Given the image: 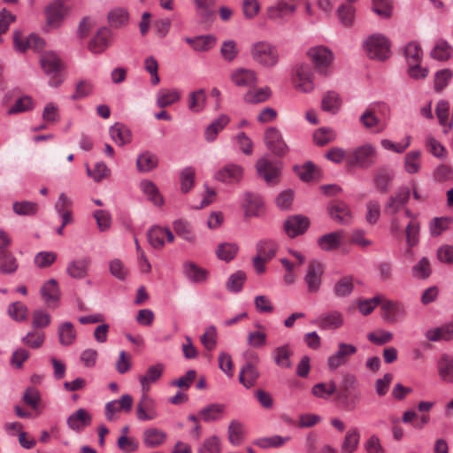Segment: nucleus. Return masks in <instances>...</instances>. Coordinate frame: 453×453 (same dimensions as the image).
Segmentation results:
<instances>
[{
	"label": "nucleus",
	"instance_id": "f257e3e1",
	"mask_svg": "<svg viewBox=\"0 0 453 453\" xmlns=\"http://www.w3.org/2000/svg\"><path fill=\"white\" fill-rule=\"evenodd\" d=\"M250 57L256 64L264 68H273L280 61L278 48L265 40L252 43L250 46Z\"/></svg>",
	"mask_w": 453,
	"mask_h": 453
},
{
	"label": "nucleus",
	"instance_id": "f03ea898",
	"mask_svg": "<svg viewBox=\"0 0 453 453\" xmlns=\"http://www.w3.org/2000/svg\"><path fill=\"white\" fill-rule=\"evenodd\" d=\"M307 57L319 74L326 76L332 73L334 56L329 48L323 45L311 47Z\"/></svg>",
	"mask_w": 453,
	"mask_h": 453
},
{
	"label": "nucleus",
	"instance_id": "7ed1b4c3",
	"mask_svg": "<svg viewBox=\"0 0 453 453\" xmlns=\"http://www.w3.org/2000/svg\"><path fill=\"white\" fill-rule=\"evenodd\" d=\"M40 65L44 73L50 78V87H58L63 82L60 73L64 65L57 53L53 51L42 53L40 57Z\"/></svg>",
	"mask_w": 453,
	"mask_h": 453
},
{
	"label": "nucleus",
	"instance_id": "20e7f679",
	"mask_svg": "<svg viewBox=\"0 0 453 453\" xmlns=\"http://www.w3.org/2000/svg\"><path fill=\"white\" fill-rule=\"evenodd\" d=\"M389 40L381 34L369 36L364 44L367 56L372 59L384 61L391 55Z\"/></svg>",
	"mask_w": 453,
	"mask_h": 453
},
{
	"label": "nucleus",
	"instance_id": "39448f33",
	"mask_svg": "<svg viewBox=\"0 0 453 453\" xmlns=\"http://www.w3.org/2000/svg\"><path fill=\"white\" fill-rule=\"evenodd\" d=\"M377 157V151L374 146L365 143L356 148L351 155L347 157L348 166H358L363 169L370 168L374 165Z\"/></svg>",
	"mask_w": 453,
	"mask_h": 453
},
{
	"label": "nucleus",
	"instance_id": "423d86ee",
	"mask_svg": "<svg viewBox=\"0 0 453 453\" xmlns=\"http://www.w3.org/2000/svg\"><path fill=\"white\" fill-rule=\"evenodd\" d=\"M325 271L326 266L321 261L312 259L309 262L303 278L309 294H317L320 290Z\"/></svg>",
	"mask_w": 453,
	"mask_h": 453
},
{
	"label": "nucleus",
	"instance_id": "0eeeda50",
	"mask_svg": "<svg viewBox=\"0 0 453 453\" xmlns=\"http://www.w3.org/2000/svg\"><path fill=\"white\" fill-rule=\"evenodd\" d=\"M357 352V348L352 343L340 342L337 349L331 354L326 360L330 371H335L339 367L346 365L350 357Z\"/></svg>",
	"mask_w": 453,
	"mask_h": 453
},
{
	"label": "nucleus",
	"instance_id": "6e6552de",
	"mask_svg": "<svg viewBox=\"0 0 453 453\" xmlns=\"http://www.w3.org/2000/svg\"><path fill=\"white\" fill-rule=\"evenodd\" d=\"M68 0H53L44 10L47 26L51 28H58L69 12Z\"/></svg>",
	"mask_w": 453,
	"mask_h": 453
},
{
	"label": "nucleus",
	"instance_id": "1a4fd4ad",
	"mask_svg": "<svg viewBox=\"0 0 453 453\" xmlns=\"http://www.w3.org/2000/svg\"><path fill=\"white\" fill-rule=\"evenodd\" d=\"M256 168L258 176L263 178L267 184H274L280 174L281 165L278 160L265 156L257 160Z\"/></svg>",
	"mask_w": 453,
	"mask_h": 453
},
{
	"label": "nucleus",
	"instance_id": "9d476101",
	"mask_svg": "<svg viewBox=\"0 0 453 453\" xmlns=\"http://www.w3.org/2000/svg\"><path fill=\"white\" fill-rule=\"evenodd\" d=\"M231 82L238 88H253L257 82V73L255 70L246 67L233 69L229 73Z\"/></svg>",
	"mask_w": 453,
	"mask_h": 453
},
{
	"label": "nucleus",
	"instance_id": "9b49d317",
	"mask_svg": "<svg viewBox=\"0 0 453 453\" xmlns=\"http://www.w3.org/2000/svg\"><path fill=\"white\" fill-rule=\"evenodd\" d=\"M264 140L267 149L274 155L284 156L288 151V147L280 131L274 127H268L265 130Z\"/></svg>",
	"mask_w": 453,
	"mask_h": 453
},
{
	"label": "nucleus",
	"instance_id": "f8f14e48",
	"mask_svg": "<svg viewBox=\"0 0 453 453\" xmlns=\"http://www.w3.org/2000/svg\"><path fill=\"white\" fill-rule=\"evenodd\" d=\"M133 397L125 394L118 400H112L105 404L104 414L108 421H115L119 418L118 413L124 411L128 413L133 406Z\"/></svg>",
	"mask_w": 453,
	"mask_h": 453
},
{
	"label": "nucleus",
	"instance_id": "ddd939ff",
	"mask_svg": "<svg viewBox=\"0 0 453 453\" xmlns=\"http://www.w3.org/2000/svg\"><path fill=\"white\" fill-rule=\"evenodd\" d=\"M136 417L140 421L153 420L158 417L156 401L148 393L142 392L137 403Z\"/></svg>",
	"mask_w": 453,
	"mask_h": 453
},
{
	"label": "nucleus",
	"instance_id": "4468645a",
	"mask_svg": "<svg viewBox=\"0 0 453 453\" xmlns=\"http://www.w3.org/2000/svg\"><path fill=\"white\" fill-rule=\"evenodd\" d=\"M242 176V166L234 163L225 165L214 173L216 180L226 184H236L241 181Z\"/></svg>",
	"mask_w": 453,
	"mask_h": 453
},
{
	"label": "nucleus",
	"instance_id": "2eb2a0df",
	"mask_svg": "<svg viewBox=\"0 0 453 453\" xmlns=\"http://www.w3.org/2000/svg\"><path fill=\"white\" fill-rule=\"evenodd\" d=\"M13 43L16 50L24 52L27 49L41 50L44 47V41L35 34H31L27 38H22L19 31H15L13 35Z\"/></svg>",
	"mask_w": 453,
	"mask_h": 453
},
{
	"label": "nucleus",
	"instance_id": "dca6fc26",
	"mask_svg": "<svg viewBox=\"0 0 453 453\" xmlns=\"http://www.w3.org/2000/svg\"><path fill=\"white\" fill-rule=\"evenodd\" d=\"M182 273L186 279L194 284H203L209 278V272L193 261H185L182 264Z\"/></svg>",
	"mask_w": 453,
	"mask_h": 453
},
{
	"label": "nucleus",
	"instance_id": "f3484780",
	"mask_svg": "<svg viewBox=\"0 0 453 453\" xmlns=\"http://www.w3.org/2000/svg\"><path fill=\"white\" fill-rule=\"evenodd\" d=\"M294 83L296 88L302 92L309 93L313 90V73L310 66L301 65L296 67Z\"/></svg>",
	"mask_w": 453,
	"mask_h": 453
},
{
	"label": "nucleus",
	"instance_id": "a211bd4d",
	"mask_svg": "<svg viewBox=\"0 0 453 453\" xmlns=\"http://www.w3.org/2000/svg\"><path fill=\"white\" fill-rule=\"evenodd\" d=\"M264 206V201L259 195L247 192L242 200V208L247 219L258 217Z\"/></svg>",
	"mask_w": 453,
	"mask_h": 453
},
{
	"label": "nucleus",
	"instance_id": "6ab92c4d",
	"mask_svg": "<svg viewBox=\"0 0 453 453\" xmlns=\"http://www.w3.org/2000/svg\"><path fill=\"white\" fill-rule=\"evenodd\" d=\"M165 239L168 242L174 241V235L169 228L155 226L150 229L148 241L154 249L161 250L165 246Z\"/></svg>",
	"mask_w": 453,
	"mask_h": 453
},
{
	"label": "nucleus",
	"instance_id": "aec40b11",
	"mask_svg": "<svg viewBox=\"0 0 453 453\" xmlns=\"http://www.w3.org/2000/svg\"><path fill=\"white\" fill-rule=\"evenodd\" d=\"M344 322L343 315L341 311L333 310L322 313L314 323L324 330H336L340 328Z\"/></svg>",
	"mask_w": 453,
	"mask_h": 453
},
{
	"label": "nucleus",
	"instance_id": "412c9836",
	"mask_svg": "<svg viewBox=\"0 0 453 453\" xmlns=\"http://www.w3.org/2000/svg\"><path fill=\"white\" fill-rule=\"evenodd\" d=\"M411 195V189L408 187H402L397 193L391 196L385 205L384 211L386 214L394 215L404 207Z\"/></svg>",
	"mask_w": 453,
	"mask_h": 453
},
{
	"label": "nucleus",
	"instance_id": "4be33fe9",
	"mask_svg": "<svg viewBox=\"0 0 453 453\" xmlns=\"http://www.w3.org/2000/svg\"><path fill=\"white\" fill-rule=\"evenodd\" d=\"M381 309L384 312V319L390 323L402 319L406 313L405 308L401 303L383 298L381 302Z\"/></svg>",
	"mask_w": 453,
	"mask_h": 453
},
{
	"label": "nucleus",
	"instance_id": "5701e85b",
	"mask_svg": "<svg viewBox=\"0 0 453 453\" xmlns=\"http://www.w3.org/2000/svg\"><path fill=\"white\" fill-rule=\"evenodd\" d=\"M92 422V417L85 409H78L73 412L66 420L70 429L76 433L81 432L85 427L88 426Z\"/></svg>",
	"mask_w": 453,
	"mask_h": 453
},
{
	"label": "nucleus",
	"instance_id": "b1692460",
	"mask_svg": "<svg viewBox=\"0 0 453 453\" xmlns=\"http://www.w3.org/2000/svg\"><path fill=\"white\" fill-rule=\"evenodd\" d=\"M164 369V365L156 364L150 365L143 375L139 376L138 380L142 392L148 393L150 391L151 385L161 378Z\"/></svg>",
	"mask_w": 453,
	"mask_h": 453
},
{
	"label": "nucleus",
	"instance_id": "393cba45",
	"mask_svg": "<svg viewBox=\"0 0 453 453\" xmlns=\"http://www.w3.org/2000/svg\"><path fill=\"white\" fill-rule=\"evenodd\" d=\"M310 221L306 217L296 215L293 217H289L285 224V231L287 234L294 238L299 234H303L308 226H309Z\"/></svg>",
	"mask_w": 453,
	"mask_h": 453
},
{
	"label": "nucleus",
	"instance_id": "a878e982",
	"mask_svg": "<svg viewBox=\"0 0 453 453\" xmlns=\"http://www.w3.org/2000/svg\"><path fill=\"white\" fill-rule=\"evenodd\" d=\"M344 238L343 231L331 232L319 236L318 246L323 251H332L340 248Z\"/></svg>",
	"mask_w": 453,
	"mask_h": 453
},
{
	"label": "nucleus",
	"instance_id": "bb28decb",
	"mask_svg": "<svg viewBox=\"0 0 453 453\" xmlns=\"http://www.w3.org/2000/svg\"><path fill=\"white\" fill-rule=\"evenodd\" d=\"M181 93L177 88H164L157 91L156 103L159 108H165L178 103Z\"/></svg>",
	"mask_w": 453,
	"mask_h": 453
},
{
	"label": "nucleus",
	"instance_id": "cd10ccee",
	"mask_svg": "<svg viewBox=\"0 0 453 453\" xmlns=\"http://www.w3.org/2000/svg\"><path fill=\"white\" fill-rule=\"evenodd\" d=\"M41 296L48 306L56 307L60 297L57 280L51 279L46 281L41 288Z\"/></svg>",
	"mask_w": 453,
	"mask_h": 453
},
{
	"label": "nucleus",
	"instance_id": "c85d7f7f",
	"mask_svg": "<svg viewBox=\"0 0 453 453\" xmlns=\"http://www.w3.org/2000/svg\"><path fill=\"white\" fill-rule=\"evenodd\" d=\"M331 218L341 225H347L352 221V213L349 206L342 203L337 202L329 207Z\"/></svg>",
	"mask_w": 453,
	"mask_h": 453
},
{
	"label": "nucleus",
	"instance_id": "c756f323",
	"mask_svg": "<svg viewBox=\"0 0 453 453\" xmlns=\"http://www.w3.org/2000/svg\"><path fill=\"white\" fill-rule=\"evenodd\" d=\"M109 133L112 141L119 146H124L132 141L131 130L122 123H115L112 125Z\"/></svg>",
	"mask_w": 453,
	"mask_h": 453
},
{
	"label": "nucleus",
	"instance_id": "7c9ffc66",
	"mask_svg": "<svg viewBox=\"0 0 453 453\" xmlns=\"http://www.w3.org/2000/svg\"><path fill=\"white\" fill-rule=\"evenodd\" d=\"M111 42V32L108 28H101L88 44V49L95 54L102 53Z\"/></svg>",
	"mask_w": 453,
	"mask_h": 453
},
{
	"label": "nucleus",
	"instance_id": "2f4dec72",
	"mask_svg": "<svg viewBox=\"0 0 453 453\" xmlns=\"http://www.w3.org/2000/svg\"><path fill=\"white\" fill-rule=\"evenodd\" d=\"M167 438L166 434L156 427H150L143 431L142 440L147 448L153 449L165 443Z\"/></svg>",
	"mask_w": 453,
	"mask_h": 453
},
{
	"label": "nucleus",
	"instance_id": "473e14b6",
	"mask_svg": "<svg viewBox=\"0 0 453 453\" xmlns=\"http://www.w3.org/2000/svg\"><path fill=\"white\" fill-rule=\"evenodd\" d=\"M184 41L196 51H208L216 44V37L211 35L185 37Z\"/></svg>",
	"mask_w": 453,
	"mask_h": 453
},
{
	"label": "nucleus",
	"instance_id": "72a5a7b5",
	"mask_svg": "<svg viewBox=\"0 0 453 453\" xmlns=\"http://www.w3.org/2000/svg\"><path fill=\"white\" fill-rule=\"evenodd\" d=\"M259 377V372L251 362H246L239 373V381L246 388H252Z\"/></svg>",
	"mask_w": 453,
	"mask_h": 453
},
{
	"label": "nucleus",
	"instance_id": "f704fd0d",
	"mask_svg": "<svg viewBox=\"0 0 453 453\" xmlns=\"http://www.w3.org/2000/svg\"><path fill=\"white\" fill-rule=\"evenodd\" d=\"M206 92L203 88L190 92L188 96V109L193 113H200L206 106Z\"/></svg>",
	"mask_w": 453,
	"mask_h": 453
},
{
	"label": "nucleus",
	"instance_id": "c9c22d12",
	"mask_svg": "<svg viewBox=\"0 0 453 453\" xmlns=\"http://www.w3.org/2000/svg\"><path fill=\"white\" fill-rule=\"evenodd\" d=\"M229 123V118L227 115L222 114L216 119H214L204 130V139L208 142H214L219 132H221L226 125Z\"/></svg>",
	"mask_w": 453,
	"mask_h": 453
},
{
	"label": "nucleus",
	"instance_id": "e433bc0d",
	"mask_svg": "<svg viewBox=\"0 0 453 453\" xmlns=\"http://www.w3.org/2000/svg\"><path fill=\"white\" fill-rule=\"evenodd\" d=\"M356 12L352 4H341L336 9V16L341 25L345 27H352L355 22Z\"/></svg>",
	"mask_w": 453,
	"mask_h": 453
},
{
	"label": "nucleus",
	"instance_id": "4c0bfd02",
	"mask_svg": "<svg viewBox=\"0 0 453 453\" xmlns=\"http://www.w3.org/2000/svg\"><path fill=\"white\" fill-rule=\"evenodd\" d=\"M89 265L90 260L88 257L73 260L68 264L66 273L73 279H83L88 274Z\"/></svg>",
	"mask_w": 453,
	"mask_h": 453
},
{
	"label": "nucleus",
	"instance_id": "58836bf2",
	"mask_svg": "<svg viewBox=\"0 0 453 453\" xmlns=\"http://www.w3.org/2000/svg\"><path fill=\"white\" fill-rule=\"evenodd\" d=\"M140 188L147 199L154 205L162 206L164 204V198L154 182L149 180H142Z\"/></svg>",
	"mask_w": 453,
	"mask_h": 453
},
{
	"label": "nucleus",
	"instance_id": "ea45409f",
	"mask_svg": "<svg viewBox=\"0 0 453 453\" xmlns=\"http://www.w3.org/2000/svg\"><path fill=\"white\" fill-rule=\"evenodd\" d=\"M272 355L273 361L279 367L290 368L292 366L290 360L292 351L288 344L275 348Z\"/></svg>",
	"mask_w": 453,
	"mask_h": 453
},
{
	"label": "nucleus",
	"instance_id": "a19ab883",
	"mask_svg": "<svg viewBox=\"0 0 453 453\" xmlns=\"http://www.w3.org/2000/svg\"><path fill=\"white\" fill-rule=\"evenodd\" d=\"M226 406L221 403H211L199 411V416L205 422L219 420L222 418Z\"/></svg>",
	"mask_w": 453,
	"mask_h": 453
},
{
	"label": "nucleus",
	"instance_id": "79ce46f5",
	"mask_svg": "<svg viewBox=\"0 0 453 453\" xmlns=\"http://www.w3.org/2000/svg\"><path fill=\"white\" fill-rule=\"evenodd\" d=\"M108 21L112 27H124L129 22V13L125 8H114L108 13Z\"/></svg>",
	"mask_w": 453,
	"mask_h": 453
},
{
	"label": "nucleus",
	"instance_id": "37998d69",
	"mask_svg": "<svg viewBox=\"0 0 453 453\" xmlns=\"http://www.w3.org/2000/svg\"><path fill=\"white\" fill-rule=\"evenodd\" d=\"M353 289V278L351 276H344L335 281L333 293L336 297L343 298L350 296Z\"/></svg>",
	"mask_w": 453,
	"mask_h": 453
},
{
	"label": "nucleus",
	"instance_id": "c03bdc74",
	"mask_svg": "<svg viewBox=\"0 0 453 453\" xmlns=\"http://www.w3.org/2000/svg\"><path fill=\"white\" fill-rule=\"evenodd\" d=\"M35 103L30 96H22L18 98L7 111L8 115H15L31 111L35 109Z\"/></svg>",
	"mask_w": 453,
	"mask_h": 453
},
{
	"label": "nucleus",
	"instance_id": "a18cd8bd",
	"mask_svg": "<svg viewBox=\"0 0 453 453\" xmlns=\"http://www.w3.org/2000/svg\"><path fill=\"white\" fill-rule=\"evenodd\" d=\"M403 168L409 174H415L421 169V152L420 150L409 151L403 161Z\"/></svg>",
	"mask_w": 453,
	"mask_h": 453
},
{
	"label": "nucleus",
	"instance_id": "49530a36",
	"mask_svg": "<svg viewBox=\"0 0 453 453\" xmlns=\"http://www.w3.org/2000/svg\"><path fill=\"white\" fill-rule=\"evenodd\" d=\"M296 10L295 4L286 2H279L275 6L268 9V17L270 19L278 20L283 19L286 15L293 14Z\"/></svg>",
	"mask_w": 453,
	"mask_h": 453
},
{
	"label": "nucleus",
	"instance_id": "de8ad7c7",
	"mask_svg": "<svg viewBox=\"0 0 453 453\" xmlns=\"http://www.w3.org/2000/svg\"><path fill=\"white\" fill-rule=\"evenodd\" d=\"M438 372L444 381L453 382V358L449 355H441L438 361Z\"/></svg>",
	"mask_w": 453,
	"mask_h": 453
},
{
	"label": "nucleus",
	"instance_id": "09e8293b",
	"mask_svg": "<svg viewBox=\"0 0 453 453\" xmlns=\"http://www.w3.org/2000/svg\"><path fill=\"white\" fill-rule=\"evenodd\" d=\"M360 434L357 428L349 429L341 446V453H353L358 447Z\"/></svg>",
	"mask_w": 453,
	"mask_h": 453
},
{
	"label": "nucleus",
	"instance_id": "8fccbe9b",
	"mask_svg": "<svg viewBox=\"0 0 453 453\" xmlns=\"http://www.w3.org/2000/svg\"><path fill=\"white\" fill-rule=\"evenodd\" d=\"M58 334L59 342L64 346H70L76 340V331L71 322L67 321L59 325Z\"/></svg>",
	"mask_w": 453,
	"mask_h": 453
},
{
	"label": "nucleus",
	"instance_id": "3c124183",
	"mask_svg": "<svg viewBox=\"0 0 453 453\" xmlns=\"http://www.w3.org/2000/svg\"><path fill=\"white\" fill-rule=\"evenodd\" d=\"M341 105L342 100L336 92L329 91L323 96L321 109L324 111L335 114L339 111Z\"/></svg>",
	"mask_w": 453,
	"mask_h": 453
},
{
	"label": "nucleus",
	"instance_id": "603ef678",
	"mask_svg": "<svg viewBox=\"0 0 453 453\" xmlns=\"http://www.w3.org/2000/svg\"><path fill=\"white\" fill-rule=\"evenodd\" d=\"M238 250L239 247L236 243L223 242L217 247L215 253L219 260L229 262L235 257Z\"/></svg>",
	"mask_w": 453,
	"mask_h": 453
},
{
	"label": "nucleus",
	"instance_id": "864d4df0",
	"mask_svg": "<svg viewBox=\"0 0 453 453\" xmlns=\"http://www.w3.org/2000/svg\"><path fill=\"white\" fill-rule=\"evenodd\" d=\"M19 268L17 258L12 252L0 253V273L3 274H12Z\"/></svg>",
	"mask_w": 453,
	"mask_h": 453
},
{
	"label": "nucleus",
	"instance_id": "5fc2aeb1",
	"mask_svg": "<svg viewBox=\"0 0 453 453\" xmlns=\"http://www.w3.org/2000/svg\"><path fill=\"white\" fill-rule=\"evenodd\" d=\"M158 164L155 154L145 151L140 154L136 159V165L140 172L148 173L157 167Z\"/></svg>",
	"mask_w": 453,
	"mask_h": 453
},
{
	"label": "nucleus",
	"instance_id": "6e6d98bb",
	"mask_svg": "<svg viewBox=\"0 0 453 453\" xmlns=\"http://www.w3.org/2000/svg\"><path fill=\"white\" fill-rule=\"evenodd\" d=\"M431 57L439 61H446L451 58L453 54L452 47L444 40H438L433 50H431Z\"/></svg>",
	"mask_w": 453,
	"mask_h": 453
},
{
	"label": "nucleus",
	"instance_id": "4d7b16f0",
	"mask_svg": "<svg viewBox=\"0 0 453 453\" xmlns=\"http://www.w3.org/2000/svg\"><path fill=\"white\" fill-rule=\"evenodd\" d=\"M256 250L257 255L269 261L276 255L278 244L273 240H260L256 245Z\"/></svg>",
	"mask_w": 453,
	"mask_h": 453
},
{
	"label": "nucleus",
	"instance_id": "13d9d810",
	"mask_svg": "<svg viewBox=\"0 0 453 453\" xmlns=\"http://www.w3.org/2000/svg\"><path fill=\"white\" fill-rule=\"evenodd\" d=\"M392 180L393 173L391 170L385 167L379 168L374 175V185L378 190L387 192Z\"/></svg>",
	"mask_w": 453,
	"mask_h": 453
},
{
	"label": "nucleus",
	"instance_id": "bf43d9fd",
	"mask_svg": "<svg viewBox=\"0 0 453 453\" xmlns=\"http://www.w3.org/2000/svg\"><path fill=\"white\" fill-rule=\"evenodd\" d=\"M419 223L411 220L405 228L406 243L408 246L407 252L412 255L411 249L416 246L419 242Z\"/></svg>",
	"mask_w": 453,
	"mask_h": 453
},
{
	"label": "nucleus",
	"instance_id": "052dcab7",
	"mask_svg": "<svg viewBox=\"0 0 453 453\" xmlns=\"http://www.w3.org/2000/svg\"><path fill=\"white\" fill-rule=\"evenodd\" d=\"M173 230L178 236L188 242L196 241V235L193 233L190 224L183 219H177L173 224Z\"/></svg>",
	"mask_w": 453,
	"mask_h": 453
},
{
	"label": "nucleus",
	"instance_id": "680f3d73",
	"mask_svg": "<svg viewBox=\"0 0 453 453\" xmlns=\"http://www.w3.org/2000/svg\"><path fill=\"white\" fill-rule=\"evenodd\" d=\"M435 111L440 125L443 127V132L448 133L453 126L452 121H448L449 104L446 101H440L436 105Z\"/></svg>",
	"mask_w": 453,
	"mask_h": 453
},
{
	"label": "nucleus",
	"instance_id": "e2e57ef3",
	"mask_svg": "<svg viewBox=\"0 0 453 453\" xmlns=\"http://www.w3.org/2000/svg\"><path fill=\"white\" fill-rule=\"evenodd\" d=\"M245 436L243 426L237 420H232L228 426V439L232 445L239 446Z\"/></svg>",
	"mask_w": 453,
	"mask_h": 453
},
{
	"label": "nucleus",
	"instance_id": "0e129e2a",
	"mask_svg": "<svg viewBox=\"0 0 453 453\" xmlns=\"http://www.w3.org/2000/svg\"><path fill=\"white\" fill-rule=\"evenodd\" d=\"M311 393L316 397L328 399L336 393V384L334 380L317 383L312 387Z\"/></svg>",
	"mask_w": 453,
	"mask_h": 453
},
{
	"label": "nucleus",
	"instance_id": "69168bd1",
	"mask_svg": "<svg viewBox=\"0 0 453 453\" xmlns=\"http://www.w3.org/2000/svg\"><path fill=\"white\" fill-rule=\"evenodd\" d=\"M404 55L408 65H416L421 62L423 50L418 42H411L405 46Z\"/></svg>",
	"mask_w": 453,
	"mask_h": 453
},
{
	"label": "nucleus",
	"instance_id": "338daca9",
	"mask_svg": "<svg viewBox=\"0 0 453 453\" xmlns=\"http://www.w3.org/2000/svg\"><path fill=\"white\" fill-rule=\"evenodd\" d=\"M290 440L289 436L273 435L256 440L255 444L261 449L279 448Z\"/></svg>",
	"mask_w": 453,
	"mask_h": 453
},
{
	"label": "nucleus",
	"instance_id": "774afa93",
	"mask_svg": "<svg viewBox=\"0 0 453 453\" xmlns=\"http://www.w3.org/2000/svg\"><path fill=\"white\" fill-rule=\"evenodd\" d=\"M271 96V89L268 87L260 88L257 90H250L244 95V101L249 104H259L265 102Z\"/></svg>",
	"mask_w": 453,
	"mask_h": 453
}]
</instances>
